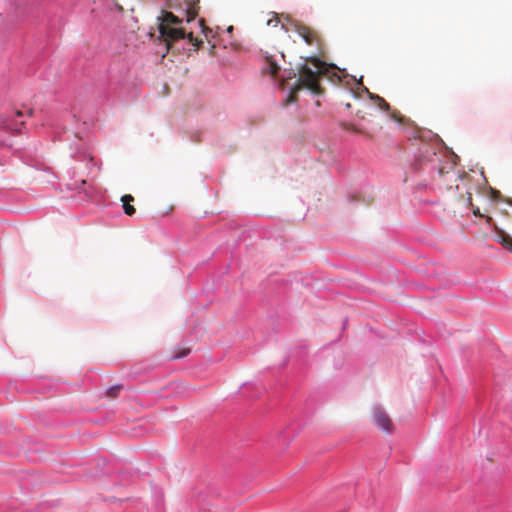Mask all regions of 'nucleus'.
<instances>
[{
  "mask_svg": "<svg viewBox=\"0 0 512 512\" xmlns=\"http://www.w3.org/2000/svg\"><path fill=\"white\" fill-rule=\"evenodd\" d=\"M16 114H17V116H22V112L21 111H17Z\"/></svg>",
  "mask_w": 512,
  "mask_h": 512,
  "instance_id": "nucleus-19",
  "label": "nucleus"
},
{
  "mask_svg": "<svg viewBox=\"0 0 512 512\" xmlns=\"http://www.w3.org/2000/svg\"><path fill=\"white\" fill-rule=\"evenodd\" d=\"M169 6L178 8L185 16L187 23L193 21L199 13V0H169Z\"/></svg>",
  "mask_w": 512,
  "mask_h": 512,
  "instance_id": "nucleus-3",
  "label": "nucleus"
},
{
  "mask_svg": "<svg viewBox=\"0 0 512 512\" xmlns=\"http://www.w3.org/2000/svg\"><path fill=\"white\" fill-rule=\"evenodd\" d=\"M439 161L436 148L431 145H423L420 149V157L415 162V168L421 169L427 164H434Z\"/></svg>",
  "mask_w": 512,
  "mask_h": 512,
  "instance_id": "nucleus-5",
  "label": "nucleus"
},
{
  "mask_svg": "<svg viewBox=\"0 0 512 512\" xmlns=\"http://www.w3.org/2000/svg\"><path fill=\"white\" fill-rule=\"evenodd\" d=\"M491 221H492V218H491L490 216H486V222H487L488 224H490V223H491Z\"/></svg>",
  "mask_w": 512,
  "mask_h": 512,
  "instance_id": "nucleus-18",
  "label": "nucleus"
},
{
  "mask_svg": "<svg viewBox=\"0 0 512 512\" xmlns=\"http://www.w3.org/2000/svg\"><path fill=\"white\" fill-rule=\"evenodd\" d=\"M369 93V96L372 100H374L375 104L378 106L379 109L385 111V112H388L390 110V105L385 101V99H383L382 97L378 96V95H374L370 92Z\"/></svg>",
  "mask_w": 512,
  "mask_h": 512,
  "instance_id": "nucleus-10",
  "label": "nucleus"
},
{
  "mask_svg": "<svg viewBox=\"0 0 512 512\" xmlns=\"http://www.w3.org/2000/svg\"><path fill=\"white\" fill-rule=\"evenodd\" d=\"M499 194H500V193H499V191H493V197H494V198L498 197V196H499Z\"/></svg>",
  "mask_w": 512,
  "mask_h": 512,
  "instance_id": "nucleus-17",
  "label": "nucleus"
},
{
  "mask_svg": "<svg viewBox=\"0 0 512 512\" xmlns=\"http://www.w3.org/2000/svg\"><path fill=\"white\" fill-rule=\"evenodd\" d=\"M158 19L160 21L158 27L160 37L166 43L168 48L173 42L186 37L189 42L197 48L202 44V40L194 37L193 32L186 33V29L183 27L184 17L175 15L170 11H163L161 17Z\"/></svg>",
  "mask_w": 512,
  "mask_h": 512,
  "instance_id": "nucleus-2",
  "label": "nucleus"
},
{
  "mask_svg": "<svg viewBox=\"0 0 512 512\" xmlns=\"http://www.w3.org/2000/svg\"><path fill=\"white\" fill-rule=\"evenodd\" d=\"M295 31L299 34V36L310 46H315L318 49H321L322 39L320 34L314 30L313 28L303 25V24H295Z\"/></svg>",
  "mask_w": 512,
  "mask_h": 512,
  "instance_id": "nucleus-4",
  "label": "nucleus"
},
{
  "mask_svg": "<svg viewBox=\"0 0 512 512\" xmlns=\"http://www.w3.org/2000/svg\"><path fill=\"white\" fill-rule=\"evenodd\" d=\"M121 201L123 202V209L125 214L129 216L133 215L136 210L134 206L131 205L130 203L134 201V197L132 195L127 194L122 196Z\"/></svg>",
  "mask_w": 512,
  "mask_h": 512,
  "instance_id": "nucleus-9",
  "label": "nucleus"
},
{
  "mask_svg": "<svg viewBox=\"0 0 512 512\" xmlns=\"http://www.w3.org/2000/svg\"><path fill=\"white\" fill-rule=\"evenodd\" d=\"M121 390H122V385H120V384L115 385L106 390V396L110 399H115L119 396Z\"/></svg>",
  "mask_w": 512,
  "mask_h": 512,
  "instance_id": "nucleus-12",
  "label": "nucleus"
},
{
  "mask_svg": "<svg viewBox=\"0 0 512 512\" xmlns=\"http://www.w3.org/2000/svg\"><path fill=\"white\" fill-rule=\"evenodd\" d=\"M498 238H499V242L506 248L508 249L509 251L512 252V237L505 233V232H501L499 235H498Z\"/></svg>",
  "mask_w": 512,
  "mask_h": 512,
  "instance_id": "nucleus-11",
  "label": "nucleus"
},
{
  "mask_svg": "<svg viewBox=\"0 0 512 512\" xmlns=\"http://www.w3.org/2000/svg\"><path fill=\"white\" fill-rule=\"evenodd\" d=\"M473 214H474L475 216H482V214L480 213V210H479V208H478V207H477V208H475V209H473Z\"/></svg>",
  "mask_w": 512,
  "mask_h": 512,
  "instance_id": "nucleus-15",
  "label": "nucleus"
},
{
  "mask_svg": "<svg viewBox=\"0 0 512 512\" xmlns=\"http://www.w3.org/2000/svg\"><path fill=\"white\" fill-rule=\"evenodd\" d=\"M265 60L267 65L264 67V70H266L272 76H275L280 69L275 57L273 55H266Z\"/></svg>",
  "mask_w": 512,
  "mask_h": 512,
  "instance_id": "nucleus-7",
  "label": "nucleus"
},
{
  "mask_svg": "<svg viewBox=\"0 0 512 512\" xmlns=\"http://www.w3.org/2000/svg\"><path fill=\"white\" fill-rule=\"evenodd\" d=\"M373 420L375 425L383 431L387 433L393 431V422L390 416L383 409L377 407L373 410Z\"/></svg>",
  "mask_w": 512,
  "mask_h": 512,
  "instance_id": "nucleus-6",
  "label": "nucleus"
},
{
  "mask_svg": "<svg viewBox=\"0 0 512 512\" xmlns=\"http://www.w3.org/2000/svg\"><path fill=\"white\" fill-rule=\"evenodd\" d=\"M308 62H310L316 70L311 69L307 64L300 66L299 77L286 99V104L295 102L297 93L304 88L310 90L316 95H321L323 93L319 80L322 76L327 75L330 68L333 66L327 65L319 58L313 56L308 58Z\"/></svg>",
  "mask_w": 512,
  "mask_h": 512,
  "instance_id": "nucleus-1",
  "label": "nucleus"
},
{
  "mask_svg": "<svg viewBox=\"0 0 512 512\" xmlns=\"http://www.w3.org/2000/svg\"><path fill=\"white\" fill-rule=\"evenodd\" d=\"M278 23H279V19L276 14H274L273 18H271L267 21V25H273L275 27L278 25Z\"/></svg>",
  "mask_w": 512,
  "mask_h": 512,
  "instance_id": "nucleus-14",
  "label": "nucleus"
},
{
  "mask_svg": "<svg viewBox=\"0 0 512 512\" xmlns=\"http://www.w3.org/2000/svg\"><path fill=\"white\" fill-rule=\"evenodd\" d=\"M438 174L440 176L450 175L452 178L459 179L460 175L455 171V166L451 163L438 167Z\"/></svg>",
  "mask_w": 512,
  "mask_h": 512,
  "instance_id": "nucleus-8",
  "label": "nucleus"
},
{
  "mask_svg": "<svg viewBox=\"0 0 512 512\" xmlns=\"http://www.w3.org/2000/svg\"><path fill=\"white\" fill-rule=\"evenodd\" d=\"M199 24L200 26L202 27V31L204 32L206 30V27L204 26V20L203 19H200L199 20Z\"/></svg>",
  "mask_w": 512,
  "mask_h": 512,
  "instance_id": "nucleus-16",
  "label": "nucleus"
},
{
  "mask_svg": "<svg viewBox=\"0 0 512 512\" xmlns=\"http://www.w3.org/2000/svg\"><path fill=\"white\" fill-rule=\"evenodd\" d=\"M189 353H190V348H182L179 353L171 356V359L175 360V359L183 358V357L187 356Z\"/></svg>",
  "mask_w": 512,
  "mask_h": 512,
  "instance_id": "nucleus-13",
  "label": "nucleus"
}]
</instances>
